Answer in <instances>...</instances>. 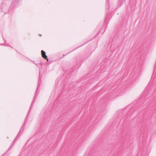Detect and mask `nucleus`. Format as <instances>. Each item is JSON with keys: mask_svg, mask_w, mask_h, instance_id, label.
Here are the masks:
<instances>
[{"mask_svg": "<svg viewBox=\"0 0 156 156\" xmlns=\"http://www.w3.org/2000/svg\"><path fill=\"white\" fill-rule=\"evenodd\" d=\"M124 0H119V3L120 4L122 5L124 1Z\"/></svg>", "mask_w": 156, "mask_h": 156, "instance_id": "obj_6", "label": "nucleus"}, {"mask_svg": "<svg viewBox=\"0 0 156 156\" xmlns=\"http://www.w3.org/2000/svg\"><path fill=\"white\" fill-rule=\"evenodd\" d=\"M39 35L40 36H42V35H41V34H39Z\"/></svg>", "mask_w": 156, "mask_h": 156, "instance_id": "obj_14", "label": "nucleus"}, {"mask_svg": "<svg viewBox=\"0 0 156 156\" xmlns=\"http://www.w3.org/2000/svg\"><path fill=\"white\" fill-rule=\"evenodd\" d=\"M72 51H70V52H69V53H68L67 54H66V55H67V54H68L69 53H70V52H71Z\"/></svg>", "mask_w": 156, "mask_h": 156, "instance_id": "obj_12", "label": "nucleus"}, {"mask_svg": "<svg viewBox=\"0 0 156 156\" xmlns=\"http://www.w3.org/2000/svg\"><path fill=\"white\" fill-rule=\"evenodd\" d=\"M32 103H33V102H32V103L31 104V106H30V107H31V106H32Z\"/></svg>", "mask_w": 156, "mask_h": 156, "instance_id": "obj_15", "label": "nucleus"}, {"mask_svg": "<svg viewBox=\"0 0 156 156\" xmlns=\"http://www.w3.org/2000/svg\"><path fill=\"white\" fill-rule=\"evenodd\" d=\"M30 109H31V108H30V109H29V110L28 112V114H27V115H28L29 114V112H30Z\"/></svg>", "mask_w": 156, "mask_h": 156, "instance_id": "obj_8", "label": "nucleus"}, {"mask_svg": "<svg viewBox=\"0 0 156 156\" xmlns=\"http://www.w3.org/2000/svg\"><path fill=\"white\" fill-rule=\"evenodd\" d=\"M26 119H27V118L26 119L25 121L26 120Z\"/></svg>", "mask_w": 156, "mask_h": 156, "instance_id": "obj_19", "label": "nucleus"}, {"mask_svg": "<svg viewBox=\"0 0 156 156\" xmlns=\"http://www.w3.org/2000/svg\"><path fill=\"white\" fill-rule=\"evenodd\" d=\"M144 103L143 101H141V102H136V103H133V104H132L131 105H131V106H134L133 105H135V106H137V105H138V106H144V105H143V104H144Z\"/></svg>", "mask_w": 156, "mask_h": 156, "instance_id": "obj_3", "label": "nucleus"}, {"mask_svg": "<svg viewBox=\"0 0 156 156\" xmlns=\"http://www.w3.org/2000/svg\"><path fill=\"white\" fill-rule=\"evenodd\" d=\"M41 78L40 77V76H39V79L38 82V85H37V89L36 90L35 94L34 95V98L33 102L34 101V100H34L35 99H36V98L37 96L38 93H37V92L38 91V89L40 87V84H41Z\"/></svg>", "mask_w": 156, "mask_h": 156, "instance_id": "obj_1", "label": "nucleus"}, {"mask_svg": "<svg viewBox=\"0 0 156 156\" xmlns=\"http://www.w3.org/2000/svg\"><path fill=\"white\" fill-rule=\"evenodd\" d=\"M109 5L108 0H106V10H107V9H109Z\"/></svg>", "mask_w": 156, "mask_h": 156, "instance_id": "obj_5", "label": "nucleus"}, {"mask_svg": "<svg viewBox=\"0 0 156 156\" xmlns=\"http://www.w3.org/2000/svg\"><path fill=\"white\" fill-rule=\"evenodd\" d=\"M6 46H8L9 47H10V46L8 45H6Z\"/></svg>", "mask_w": 156, "mask_h": 156, "instance_id": "obj_13", "label": "nucleus"}, {"mask_svg": "<svg viewBox=\"0 0 156 156\" xmlns=\"http://www.w3.org/2000/svg\"><path fill=\"white\" fill-rule=\"evenodd\" d=\"M87 43V42L85 43L84 44H83V45H81V46H79V47H77V48H76L75 49H74V50H73L72 51H74V50H75L77 48H79V47H81V46H83V45L85 44H86Z\"/></svg>", "mask_w": 156, "mask_h": 156, "instance_id": "obj_7", "label": "nucleus"}, {"mask_svg": "<svg viewBox=\"0 0 156 156\" xmlns=\"http://www.w3.org/2000/svg\"><path fill=\"white\" fill-rule=\"evenodd\" d=\"M20 131L19 132V133L17 135V136H16V137L14 139V140L12 141V142L11 143V145L10 146V147H9V150H9V149H10L11 148L13 147V145H14V144H15V141H16V140L18 138H19L20 137V136H19V135L20 134Z\"/></svg>", "mask_w": 156, "mask_h": 156, "instance_id": "obj_2", "label": "nucleus"}, {"mask_svg": "<svg viewBox=\"0 0 156 156\" xmlns=\"http://www.w3.org/2000/svg\"><path fill=\"white\" fill-rule=\"evenodd\" d=\"M0 45H3L2 44H0Z\"/></svg>", "mask_w": 156, "mask_h": 156, "instance_id": "obj_18", "label": "nucleus"}, {"mask_svg": "<svg viewBox=\"0 0 156 156\" xmlns=\"http://www.w3.org/2000/svg\"><path fill=\"white\" fill-rule=\"evenodd\" d=\"M23 128V126L21 127V130Z\"/></svg>", "mask_w": 156, "mask_h": 156, "instance_id": "obj_17", "label": "nucleus"}, {"mask_svg": "<svg viewBox=\"0 0 156 156\" xmlns=\"http://www.w3.org/2000/svg\"><path fill=\"white\" fill-rule=\"evenodd\" d=\"M41 54L43 57L47 60L48 62V58L47 56L46 55V53L45 51H44L43 50L41 51Z\"/></svg>", "mask_w": 156, "mask_h": 156, "instance_id": "obj_4", "label": "nucleus"}, {"mask_svg": "<svg viewBox=\"0 0 156 156\" xmlns=\"http://www.w3.org/2000/svg\"><path fill=\"white\" fill-rule=\"evenodd\" d=\"M146 106H147L149 104V103H148V102H147L146 103Z\"/></svg>", "mask_w": 156, "mask_h": 156, "instance_id": "obj_9", "label": "nucleus"}, {"mask_svg": "<svg viewBox=\"0 0 156 156\" xmlns=\"http://www.w3.org/2000/svg\"><path fill=\"white\" fill-rule=\"evenodd\" d=\"M32 62H33V63H34L35 64V65H37V66H37V64L35 62H34V61H32Z\"/></svg>", "mask_w": 156, "mask_h": 156, "instance_id": "obj_10", "label": "nucleus"}, {"mask_svg": "<svg viewBox=\"0 0 156 156\" xmlns=\"http://www.w3.org/2000/svg\"><path fill=\"white\" fill-rule=\"evenodd\" d=\"M66 55H65L64 54L63 55V57L65 56Z\"/></svg>", "mask_w": 156, "mask_h": 156, "instance_id": "obj_16", "label": "nucleus"}, {"mask_svg": "<svg viewBox=\"0 0 156 156\" xmlns=\"http://www.w3.org/2000/svg\"><path fill=\"white\" fill-rule=\"evenodd\" d=\"M25 123H24L23 124V126H25Z\"/></svg>", "mask_w": 156, "mask_h": 156, "instance_id": "obj_11", "label": "nucleus"}]
</instances>
